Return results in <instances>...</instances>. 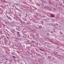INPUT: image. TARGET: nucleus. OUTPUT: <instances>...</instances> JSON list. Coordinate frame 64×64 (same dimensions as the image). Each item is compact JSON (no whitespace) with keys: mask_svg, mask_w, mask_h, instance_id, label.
<instances>
[{"mask_svg":"<svg viewBox=\"0 0 64 64\" xmlns=\"http://www.w3.org/2000/svg\"><path fill=\"white\" fill-rule=\"evenodd\" d=\"M6 17H7V18H8V19L9 20H10H10H12V19H11V18H10V17L9 16H6Z\"/></svg>","mask_w":64,"mask_h":64,"instance_id":"f257e3e1","label":"nucleus"},{"mask_svg":"<svg viewBox=\"0 0 64 64\" xmlns=\"http://www.w3.org/2000/svg\"><path fill=\"white\" fill-rule=\"evenodd\" d=\"M51 17H54V15L53 14H52L51 15Z\"/></svg>","mask_w":64,"mask_h":64,"instance_id":"f03ea898","label":"nucleus"},{"mask_svg":"<svg viewBox=\"0 0 64 64\" xmlns=\"http://www.w3.org/2000/svg\"><path fill=\"white\" fill-rule=\"evenodd\" d=\"M40 50L41 51H43V50H42L41 49H40Z\"/></svg>","mask_w":64,"mask_h":64,"instance_id":"7ed1b4c3","label":"nucleus"},{"mask_svg":"<svg viewBox=\"0 0 64 64\" xmlns=\"http://www.w3.org/2000/svg\"><path fill=\"white\" fill-rule=\"evenodd\" d=\"M6 37L7 38H8V37L7 36H6Z\"/></svg>","mask_w":64,"mask_h":64,"instance_id":"20e7f679","label":"nucleus"},{"mask_svg":"<svg viewBox=\"0 0 64 64\" xmlns=\"http://www.w3.org/2000/svg\"><path fill=\"white\" fill-rule=\"evenodd\" d=\"M12 57H14V58H15V56H12Z\"/></svg>","mask_w":64,"mask_h":64,"instance_id":"39448f33","label":"nucleus"},{"mask_svg":"<svg viewBox=\"0 0 64 64\" xmlns=\"http://www.w3.org/2000/svg\"><path fill=\"white\" fill-rule=\"evenodd\" d=\"M17 33H18V34H19V32H17Z\"/></svg>","mask_w":64,"mask_h":64,"instance_id":"423d86ee","label":"nucleus"},{"mask_svg":"<svg viewBox=\"0 0 64 64\" xmlns=\"http://www.w3.org/2000/svg\"><path fill=\"white\" fill-rule=\"evenodd\" d=\"M23 37H24V36H23Z\"/></svg>","mask_w":64,"mask_h":64,"instance_id":"0eeeda50","label":"nucleus"}]
</instances>
